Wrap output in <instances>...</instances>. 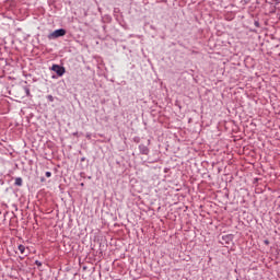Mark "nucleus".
Wrapping results in <instances>:
<instances>
[{
    "instance_id": "f257e3e1",
    "label": "nucleus",
    "mask_w": 280,
    "mask_h": 280,
    "mask_svg": "<svg viewBox=\"0 0 280 280\" xmlns=\"http://www.w3.org/2000/svg\"><path fill=\"white\" fill-rule=\"evenodd\" d=\"M67 31L63 28L56 30L49 35V38H60V36H65Z\"/></svg>"
},
{
    "instance_id": "f03ea898",
    "label": "nucleus",
    "mask_w": 280,
    "mask_h": 280,
    "mask_svg": "<svg viewBox=\"0 0 280 280\" xmlns=\"http://www.w3.org/2000/svg\"><path fill=\"white\" fill-rule=\"evenodd\" d=\"M51 70L57 73L60 78H62V74L66 73L65 67H61L59 65H52Z\"/></svg>"
},
{
    "instance_id": "7ed1b4c3",
    "label": "nucleus",
    "mask_w": 280,
    "mask_h": 280,
    "mask_svg": "<svg viewBox=\"0 0 280 280\" xmlns=\"http://www.w3.org/2000/svg\"><path fill=\"white\" fill-rule=\"evenodd\" d=\"M15 185L16 187H21L23 185V178L21 177L15 178Z\"/></svg>"
},
{
    "instance_id": "20e7f679",
    "label": "nucleus",
    "mask_w": 280,
    "mask_h": 280,
    "mask_svg": "<svg viewBox=\"0 0 280 280\" xmlns=\"http://www.w3.org/2000/svg\"><path fill=\"white\" fill-rule=\"evenodd\" d=\"M19 250H20L21 255H27L25 253V245H19Z\"/></svg>"
},
{
    "instance_id": "39448f33",
    "label": "nucleus",
    "mask_w": 280,
    "mask_h": 280,
    "mask_svg": "<svg viewBox=\"0 0 280 280\" xmlns=\"http://www.w3.org/2000/svg\"><path fill=\"white\" fill-rule=\"evenodd\" d=\"M46 177L51 178V172H46Z\"/></svg>"
},
{
    "instance_id": "423d86ee",
    "label": "nucleus",
    "mask_w": 280,
    "mask_h": 280,
    "mask_svg": "<svg viewBox=\"0 0 280 280\" xmlns=\"http://www.w3.org/2000/svg\"><path fill=\"white\" fill-rule=\"evenodd\" d=\"M48 100H49V102H54V96L49 95Z\"/></svg>"
},
{
    "instance_id": "0eeeda50",
    "label": "nucleus",
    "mask_w": 280,
    "mask_h": 280,
    "mask_svg": "<svg viewBox=\"0 0 280 280\" xmlns=\"http://www.w3.org/2000/svg\"><path fill=\"white\" fill-rule=\"evenodd\" d=\"M25 93L26 95H30V90L27 88H25Z\"/></svg>"
},
{
    "instance_id": "6e6552de",
    "label": "nucleus",
    "mask_w": 280,
    "mask_h": 280,
    "mask_svg": "<svg viewBox=\"0 0 280 280\" xmlns=\"http://www.w3.org/2000/svg\"><path fill=\"white\" fill-rule=\"evenodd\" d=\"M36 265H37V266H40V262H38V260H37V261H36Z\"/></svg>"
},
{
    "instance_id": "1a4fd4ad",
    "label": "nucleus",
    "mask_w": 280,
    "mask_h": 280,
    "mask_svg": "<svg viewBox=\"0 0 280 280\" xmlns=\"http://www.w3.org/2000/svg\"><path fill=\"white\" fill-rule=\"evenodd\" d=\"M265 244H268V241H265Z\"/></svg>"
}]
</instances>
